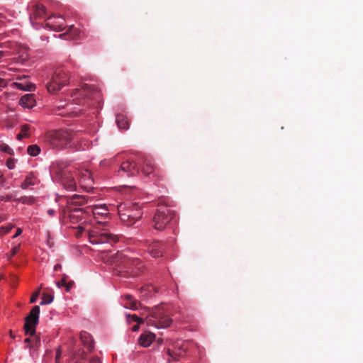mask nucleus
I'll list each match as a JSON object with an SVG mask.
<instances>
[{"label": "nucleus", "instance_id": "obj_5", "mask_svg": "<svg viewBox=\"0 0 363 363\" xmlns=\"http://www.w3.org/2000/svg\"><path fill=\"white\" fill-rule=\"evenodd\" d=\"M69 77L62 69H57L54 72L50 82L46 84V88L50 93L56 94L69 82Z\"/></svg>", "mask_w": 363, "mask_h": 363}, {"label": "nucleus", "instance_id": "obj_31", "mask_svg": "<svg viewBox=\"0 0 363 363\" xmlns=\"http://www.w3.org/2000/svg\"><path fill=\"white\" fill-rule=\"evenodd\" d=\"M67 32L73 38H76L79 36L81 31L79 28H75L74 26H70Z\"/></svg>", "mask_w": 363, "mask_h": 363}, {"label": "nucleus", "instance_id": "obj_55", "mask_svg": "<svg viewBox=\"0 0 363 363\" xmlns=\"http://www.w3.org/2000/svg\"><path fill=\"white\" fill-rule=\"evenodd\" d=\"M3 83H4V80L0 79V86L2 85Z\"/></svg>", "mask_w": 363, "mask_h": 363}, {"label": "nucleus", "instance_id": "obj_20", "mask_svg": "<svg viewBox=\"0 0 363 363\" xmlns=\"http://www.w3.org/2000/svg\"><path fill=\"white\" fill-rule=\"evenodd\" d=\"M79 337L82 345L89 352H91L94 348V342L91 335L86 331H82Z\"/></svg>", "mask_w": 363, "mask_h": 363}, {"label": "nucleus", "instance_id": "obj_25", "mask_svg": "<svg viewBox=\"0 0 363 363\" xmlns=\"http://www.w3.org/2000/svg\"><path fill=\"white\" fill-rule=\"evenodd\" d=\"M45 7L40 4H36L33 6V16L35 18H43L45 16Z\"/></svg>", "mask_w": 363, "mask_h": 363}, {"label": "nucleus", "instance_id": "obj_3", "mask_svg": "<svg viewBox=\"0 0 363 363\" xmlns=\"http://www.w3.org/2000/svg\"><path fill=\"white\" fill-rule=\"evenodd\" d=\"M67 164L57 162L52 167V172L56 175V179L69 191L76 189V182L70 171L66 169Z\"/></svg>", "mask_w": 363, "mask_h": 363}, {"label": "nucleus", "instance_id": "obj_50", "mask_svg": "<svg viewBox=\"0 0 363 363\" xmlns=\"http://www.w3.org/2000/svg\"><path fill=\"white\" fill-rule=\"evenodd\" d=\"M47 213L49 216H52L55 215V211L53 209H49Z\"/></svg>", "mask_w": 363, "mask_h": 363}, {"label": "nucleus", "instance_id": "obj_28", "mask_svg": "<svg viewBox=\"0 0 363 363\" xmlns=\"http://www.w3.org/2000/svg\"><path fill=\"white\" fill-rule=\"evenodd\" d=\"M27 152L30 156H36L40 153V148L37 145H31L28 147Z\"/></svg>", "mask_w": 363, "mask_h": 363}, {"label": "nucleus", "instance_id": "obj_41", "mask_svg": "<svg viewBox=\"0 0 363 363\" xmlns=\"http://www.w3.org/2000/svg\"><path fill=\"white\" fill-rule=\"evenodd\" d=\"M61 354H62V350H61V347H59L56 351V355H55L56 363H59V361L61 357Z\"/></svg>", "mask_w": 363, "mask_h": 363}, {"label": "nucleus", "instance_id": "obj_8", "mask_svg": "<svg viewBox=\"0 0 363 363\" xmlns=\"http://www.w3.org/2000/svg\"><path fill=\"white\" fill-rule=\"evenodd\" d=\"M40 307L35 306L25 318L24 330L26 335H35V327L38 323Z\"/></svg>", "mask_w": 363, "mask_h": 363}, {"label": "nucleus", "instance_id": "obj_34", "mask_svg": "<svg viewBox=\"0 0 363 363\" xmlns=\"http://www.w3.org/2000/svg\"><path fill=\"white\" fill-rule=\"evenodd\" d=\"M20 248H21V245H18L15 246L14 247H13L11 251V254L7 255L8 259H11L12 257L16 255L19 252Z\"/></svg>", "mask_w": 363, "mask_h": 363}, {"label": "nucleus", "instance_id": "obj_47", "mask_svg": "<svg viewBox=\"0 0 363 363\" xmlns=\"http://www.w3.org/2000/svg\"><path fill=\"white\" fill-rule=\"evenodd\" d=\"M22 233V230L21 228H17L15 235L13 236V238H15L20 235Z\"/></svg>", "mask_w": 363, "mask_h": 363}, {"label": "nucleus", "instance_id": "obj_7", "mask_svg": "<svg viewBox=\"0 0 363 363\" xmlns=\"http://www.w3.org/2000/svg\"><path fill=\"white\" fill-rule=\"evenodd\" d=\"M138 155L136 158H129L121 162L117 174L121 177H135L139 174Z\"/></svg>", "mask_w": 363, "mask_h": 363}, {"label": "nucleus", "instance_id": "obj_11", "mask_svg": "<svg viewBox=\"0 0 363 363\" xmlns=\"http://www.w3.org/2000/svg\"><path fill=\"white\" fill-rule=\"evenodd\" d=\"M64 214L68 215L69 220L72 223H77L79 222H85L86 216H89V214L86 212V208H72L71 206H69L67 209L64 210Z\"/></svg>", "mask_w": 363, "mask_h": 363}, {"label": "nucleus", "instance_id": "obj_33", "mask_svg": "<svg viewBox=\"0 0 363 363\" xmlns=\"http://www.w3.org/2000/svg\"><path fill=\"white\" fill-rule=\"evenodd\" d=\"M31 345H30V348L36 349L40 347V339L38 336H35L33 339H32Z\"/></svg>", "mask_w": 363, "mask_h": 363}, {"label": "nucleus", "instance_id": "obj_23", "mask_svg": "<svg viewBox=\"0 0 363 363\" xmlns=\"http://www.w3.org/2000/svg\"><path fill=\"white\" fill-rule=\"evenodd\" d=\"M155 337V335L152 333H143L140 336L138 342L141 346L147 347L152 342Z\"/></svg>", "mask_w": 363, "mask_h": 363}, {"label": "nucleus", "instance_id": "obj_17", "mask_svg": "<svg viewBox=\"0 0 363 363\" xmlns=\"http://www.w3.org/2000/svg\"><path fill=\"white\" fill-rule=\"evenodd\" d=\"M186 347L184 343L177 342L174 349H168L167 354L171 358L169 362L176 360L179 357H184L186 354Z\"/></svg>", "mask_w": 363, "mask_h": 363}, {"label": "nucleus", "instance_id": "obj_46", "mask_svg": "<svg viewBox=\"0 0 363 363\" xmlns=\"http://www.w3.org/2000/svg\"><path fill=\"white\" fill-rule=\"evenodd\" d=\"M29 136V134H23L21 132L20 133H18L17 135V139L18 140H21L22 138H26V137H28Z\"/></svg>", "mask_w": 363, "mask_h": 363}, {"label": "nucleus", "instance_id": "obj_37", "mask_svg": "<svg viewBox=\"0 0 363 363\" xmlns=\"http://www.w3.org/2000/svg\"><path fill=\"white\" fill-rule=\"evenodd\" d=\"M6 164L9 169H13L15 167L14 160L12 158L7 159Z\"/></svg>", "mask_w": 363, "mask_h": 363}, {"label": "nucleus", "instance_id": "obj_22", "mask_svg": "<svg viewBox=\"0 0 363 363\" xmlns=\"http://www.w3.org/2000/svg\"><path fill=\"white\" fill-rule=\"evenodd\" d=\"M68 203L74 206H83L89 202V198L85 196L74 194L68 199Z\"/></svg>", "mask_w": 363, "mask_h": 363}, {"label": "nucleus", "instance_id": "obj_24", "mask_svg": "<svg viewBox=\"0 0 363 363\" xmlns=\"http://www.w3.org/2000/svg\"><path fill=\"white\" fill-rule=\"evenodd\" d=\"M122 298L125 301L124 303L125 308L133 311H135L138 308V302L134 299L131 295L125 294Z\"/></svg>", "mask_w": 363, "mask_h": 363}, {"label": "nucleus", "instance_id": "obj_16", "mask_svg": "<svg viewBox=\"0 0 363 363\" xmlns=\"http://www.w3.org/2000/svg\"><path fill=\"white\" fill-rule=\"evenodd\" d=\"M46 26L54 31H61L65 28V21L62 16H51L46 20Z\"/></svg>", "mask_w": 363, "mask_h": 363}, {"label": "nucleus", "instance_id": "obj_43", "mask_svg": "<svg viewBox=\"0 0 363 363\" xmlns=\"http://www.w3.org/2000/svg\"><path fill=\"white\" fill-rule=\"evenodd\" d=\"M84 230V228L82 226L79 225L77 227V231L76 233V236L79 237L82 234Z\"/></svg>", "mask_w": 363, "mask_h": 363}, {"label": "nucleus", "instance_id": "obj_18", "mask_svg": "<svg viewBox=\"0 0 363 363\" xmlns=\"http://www.w3.org/2000/svg\"><path fill=\"white\" fill-rule=\"evenodd\" d=\"M118 215L121 222L124 225L131 226L142 218L143 212H137L134 215L127 213H121Z\"/></svg>", "mask_w": 363, "mask_h": 363}, {"label": "nucleus", "instance_id": "obj_15", "mask_svg": "<svg viewBox=\"0 0 363 363\" xmlns=\"http://www.w3.org/2000/svg\"><path fill=\"white\" fill-rule=\"evenodd\" d=\"M118 214L127 213L134 215L137 212L142 211V206L140 203H123L118 206Z\"/></svg>", "mask_w": 363, "mask_h": 363}, {"label": "nucleus", "instance_id": "obj_14", "mask_svg": "<svg viewBox=\"0 0 363 363\" xmlns=\"http://www.w3.org/2000/svg\"><path fill=\"white\" fill-rule=\"evenodd\" d=\"M139 164L142 165V172L146 175L157 176L156 167L153 164L152 160L142 155H138Z\"/></svg>", "mask_w": 363, "mask_h": 363}, {"label": "nucleus", "instance_id": "obj_51", "mask_svg": "<svg viewBox=\"0 0 363 363\" xmlns=\"http://www.w3.org/2000/svg\"><path fill=\"white\" fill-rule=\"evenodd\" d=\"M69 106H70V104H66V106H60L59 108L63 107V108H66L67 111H70L71 108H69Z\"/></svg>", "mask_w": 363, "mask_h": 363}, {"label": "nucleus", "instance_id": "obj_12", "mask_svg": "<svg viewBox=\"0 0 363 363\" xmlns=\"http://www.w3.org/2000/svg\"><path fill=\"white\" fill-rule=\"evenodd\" d=\"M76 343V339L72 338L71 345L69 346V363H84L86 359V353L82 350H76L74 345Z\"/></svg>", "mask_w": 363, "mask_h": 363}, {"label": "nucleus", "instance_id": "obj_4", "mask_svg": "<svg viewBox=\"0 0 363 363\" xmlns=\"http://www.w3.org/2000/svg\"><path fill=\"white\" fill-rule=\"evenodd\" d=\"M145 321L147 325H153L157 328H167L172 323V319L164 312L163 308L160 306L152 309Z\"/></svg>", "mask_w": 363, "mask_h": 363}, {"label": "nucleus", "instance_id": "obj_26", "mask_svg": "<svg viewBox=\"0 0 363 363\" xmlns=\"http://www.w3.org/2000/svg\"><path fill=\"white\" fill-rule=\"evenodd\" d=\"M116 122L120 129L127 130L129 128V123L127 118L122 114L116 116Z\"/></svg>", "mask_w": 363, "mask_h": 363}, {"label": "nucleus", "instance_id": "obj_36", "mask_svg": "<svg viewBox=\"0 0 363 363\" xmlns=\"http://www.w3.org/2000/svg\"><path fill=\"white\" fill-rule=\"evenodd\" d=\"M39 294H40V289H38L37 291H35V292H33V294H32V296L30 297V302L31 303H35L36 301V300L38 299Z\"/></svg>", "mask_w": 363, "mask_h": 363}, {"label": "nucleus", "instance_id": "obj_30", "mask_svg": "<svg viewBox=\"0 0 363 363\" xmlns=\"http://www.w3.org/2000/svg\"><path fill=\"white\" fill-rule=\"evenodd\" d=\"M16 200L21 202L22 203L29 205L34 203L35 201V199L33 196H21V198L16 199Z\"/></svg>", "mask_w": 363, "mask_h": 363}, {"label": "nucleus", "instance_id": "obj_2", "mask_svg": "<svg viewBox=\"0 0 363 363\" xmlns=\"http://www.w3.org/2000/svg\"><path fill=\"white\" fill-rule=\"evenodd\" d=\"M175 218L176 213L170 207L160 205L152 218V225L157 230H163Z\"/></svg>", "mask_w": 363, "mask_h": 363}, {"label": "nucleus", "instance_id": "obj_53", "mask_svg": "<svg viewBox=\"0 0 363 363\" xmlns=\"http://www.w3.org/2000/svg\"><path fill=\"white\" fill-rule=\"evenodd\" d=\"M9 335H10V337L13 339L15 338V335L13 334V332L11 330H10L9 332Z\"/></svg>", "mask_w": 363, "mask_h": 363}, {"label": "nucleus", "instance_id": "obj_1", "mask_svg": "<svg viewBox=\"0 0 363 363\" xmlns=\"http://www.w3.org/2000/svg\"><path fill=\"white\" fill-rule=\"evenodd\" d=\"M74 135L71 130H50L45 134V140L53 148L64 149L71 147Z\"/></svg>", "mask_w": 363, "mask_h": 363}, {"label": "nucleus", "instance_id": "obj_39", "mask_svg": "<svg viewBox=\"0 0 363 363\" xmlns=\"http://www.w3.org/2000/svg\"><path fill=\"white\" fill-rule=\"evenodd\" d=\"M67 276L64 274L62 280L60 281H57L56 284L57 286L60 288L61 286H64L67 283Z\"/></svg>", "mask_w": 363, "mask_h": 363}, {"label": "nucleus", "instance_id": "obj_56", "mask_svg": "<svg viewBox=\"0 0 363 363\" xmlns=\"http://www.w3.org/2000/svg\"><path fill=\"white\" fill-rule=\"evenodd\" d=\"M7 200H8V201L11 200V196H7Z\"/></svg>", "mask_w": 363, "mask_h": 363}, {"label": "nucleus", "instance_id": "obj_27", "mask_svg": "<svg viewBox=\"0 0 363 363\" xmlns=\"http://www.w3.org/2000/svg\"><path fill=\"white\" fill-rule=\"evenodd\" d=\"M35 177L33 173L29 174L25 179L24 182L21 184V187L23 189H27L29 186H33L36 183L34 182Z\"/></svg>", "mask_w": 363, "mask_h": 363}, {"label": "nucleus", "instance_id": "obj_13", "mask_svg": "<svg viewBox=\"0 0 363 363\" xmlns=\"http://www.w3.org/2000/svg\"><path fill=\"white\" fill-rule=\"evenodd\" d=\"M143 246L147 249V252L152 257H160L163 255V250L162 248V244L160 241L153 240L150 242L149 240H144L143 242Z\"/></svg>", "mask_w": 363, "mask_h": 363}, {"label": "nucleus", "instance_id": "obj_9", "mask_svg": "<svg viewBox=\"0 0 363 363\" xmlns=\"http://www.w3.org/2000/svg\"><path fill=\"white\" fill-rule=\"evenodd\" d=\"M99 94L98 89L94 85L84 84L80 89H76L74 94L72 95L73 100H77V104L85 105L84 100L78 99V95L85 97L95 98L96 95Z\"/></svg>", "mask_w": 363, "mask_h": 363}, {"label": "nucleus", "instance_id": "obj_6", "mask_svg": "<svg viewBox=\"0 0 363 363\" xmlns=\"http://www.w3.org/2000/svg\"><path fill=\"white\" fill-rule=\"evenodd\" d=\"M88 238L92 244L116 243L118 241L117 236L106 230H100L96 227L88 230Z\"/></svg>", "mask_w": 363, "mask_h": 363}, {"label": "nucleus", "instance_id": "obj_57", "mask_svg": "<svg viewBox=\"0 0 363 363\" xmlns=\"http://www.w3.org/2000/svg\"><path fill=\"white\" fill-rule=\"evenodd\" d=\"M66 35H67V33L60 34V37H62V36Z\"/></svg>", "mask_w": 363, "mask_h": 363}, {"label": "nucleus", "instance_id": "obj_54", "mask_svg": "<svg viewBox=\"0 0 363 363\" xmlns=\"http://www.w3.org/2000/svg\"><path fill=\"white\" fill-rule=\"evenodd\" d=\"M138 329V325H135V326H134V327L133 328V330L134 331H136Z\"/></svg>", "mask_w": 363, "mask_h": 363}, {"label": "nucleus", "instance_id": "obj_49", "mask_svg": "<svg viewBox=\"0 0 363 363\" xmlns=\"http://www.w3.org/2000/svg\"><path fill=\"white\" fill-rule=\"evenodd\" d=\"M61 269H62V266H61V264H55V267H54V270H55V271H59V270H60Z\"/></svg>", "mask_w": 363, "mask_h": 363}, {"label": "nucleus", "instance_id": "obj_44", "mask_svg": "<svg viewBox=\"0 0 363 363\" xmlns=\"http://www.w3.org/2000/svg\"><path fill=\"white\" fill-rule=\"evenodd\" d=\"M89 363H101V362L99 357H94L90 359Z\"/></svg>", "mask_w": 363, "mask_h": 363}, {"label": "nucleus", "instance_id": "obj_52", "mask_svg": "<svg viewBox=\"0 0 363 363\" xmlns=\"http://www.w3.org/2000/svg\"><path fill=\"white\" fill-rule=\"evenodd\" d=\"M21 57H22L24 60H26V59L28 57V54H27V53H26V54H24V53H23V54L21 55Z\"/></svg>", "mask_w": 363, "mask_h": 363}, {"label": "nucleus", "instance_id": "obj_21", "mask_svg": "<svg viewBox=\"0 0 363 363\" xmlns=\"http://www.w3.org/2000/svg\"><path fill=\"white\" fill-rule=\"evenodd\" d=\"M19 104L23 108H31L35 104L34 95L32 94H26L22 96L20 99Z\"/></svg>", "mask_w": 363, "mask_h": 363}, {"label": "nucleus", "instance_id": "obj_45", "mask_svg": "<svg viewBox=\"0 0 363 363\" xmlns=\"http://www.w3.org/2000/svg\"><path fill=\"white\" fill-rule=\"evenodd\" d=\"M135 261L134 260H130V259H127V260H125L124 261V263L125 264V267L128 269L130 268V264H133Z\"/></svg>", "mask_w": 363, "mask_h": 363}, {"label": "nucleus", "instance_id": "obj_32", "mask_svg": "<svg viewBox=\"0 0 363 363\" xmlns=\"http://www.w3.org/2000/svg\"><path fill=\"white\" fill-rule=\"evenodd\" d=\"M1 151L7 153L9 155H13V150L6 144L4 143L0 145Z\"/></svg>", "mask_w": 363, "mask_h": 363}, {"label": "nucleus", "instance_id": "obj_58", "mask_svg": "<svg viewBox=\"0 0 363 363\" xmlns=\"http://www.w3.org/2000/svg\"><path fill=\"white\" fill-rule=\"evenodd\" d=\"M3 176V174L0 172V178Z\"/></svg>", "mask_w": 363, "mask_h": 363}, {"label": "nucleus", "instance_id": "obj_29", "mask_svg": "<svg viewBox=\"0 0 363 363\" xmlns=\"http://www.w3.org/2000/svg\"><path fill=\"white\" fill-rule=\"evenodd\" d=\"M53 296L49 294L43 293L40 305L49 304L53 301Z\"/></svg>", "mask_w": 363, "mask_h": 363}, {"label": "nucleus", "instance_id": "obj_48", "mask_svg": "<svg viewBox=\"0 0 363 363\" xmlns=\"http://www.w3.org/2000/svg\"><path fill=\"white\" fill-rule=\"evenodd\" d=\"M31 342H32V339H30V337H28V338L25 339V340H24V342L28 344L29 347H30V345L32 344Z\"/></svg>", "mask_w": 363, "mask_h": 363}, {"label": "nucleus", "instance_id": "obj_40", "mask_svg": "<svg viewBox=\"0 0 363 363\" xmlns=\"http://www.w3.org/2000/svg\"><path fill=\"white\" fill-rule=\"evenodd\" d=\"M74 282L73 281H67V283L63 286L65 287L66 291H69L70 289L73 287Z\"/></svg>", "mask_w": 363, "mask_h": 363}, {"label": "nucleus", "instance_id": "obj_10", "mask_svg": "<svg viewBox=\"0 0 363 363\" xmlns=\"http://www.w3.org/2000/svg\"><path fill=\"white\" fill-rule=\"evenodd\" d=\"M86 212L93 216L99 223H106V219L108 216V210L106 207L102 206H89L86 207Z\"/></svg>", "mask_w": 363, "mask_h": 363}, {"label": "nucleus", "instance_id": "obj_35", "mask_svg": "<svg viewBox=\"0 0 363 363\" xmlns=\"http://www.w3.org/2000/svg\"><path fill=\"white\" fill-rule=\"evenodd\" d=\"M127 318H128V320L130 318L132 321L137 322L138 323H143V320L135 314L134 315H128L127 316Z\"/></svg>", "mask_w": 363, "mask_h": 363}, {"label": "nucleus", "instance_id": "obj_42", "mask_svg": "<svg viewBox=\"0 0 363 363\" xmlns=\"http://www.w3.org/2000/svg\"><path fill=\"white\" fill-rule=\"evenodd\" d=\"M30 129L29 125L25 124L21 126V132L23 134H28V131Z\"/></svg>", "mask_w": 363, "mask_h": 363}, {"label": "nucleus", "instance_id": "obj_38", "mask_svg": "<svg viewBox=\"0 0 363 363\" xmlns=\"http://www.w3.org/2000/svg\"><path fill=\"white\" fill-rule=\"evenodd\" d=\"M12 228H13L12 225H7L5 227H1L0 229V233L1 235H5V234L9 233L11 230Z\"/></svg>", "mask_w": 363, "mask_h": 363}, {"label": "nucleus", "instance_id": "obj_19", "mask_svg": "<svg viewBox=\"0 0 363 363\" xmlns=\"http://www.w3.org/2000/svg\"><path fill=\"white\" fill-rule=\"evenodd\" d=\"M79 184L82 188H84L87 191L91 189L93 179L91 177V174L89 171L85 170L84 172L81 173Z\"/></svg>", "mask_w": 363, "mask_h": 363}]
</instances>
